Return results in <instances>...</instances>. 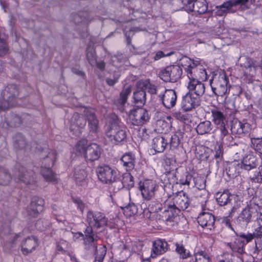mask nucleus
<instances>
[{"label": "nucleus", "instance_id": "nucleus-42", "mask_svg": "<svg viewBox=\"0 0 262 262\" xmlns=\"http://www.w3.org/2000/svg\"><path fill=\"white\" fill-rule=\"evenodd\" d=\"M134 99L135 104L138 106H142L145 103L146 100V93L145 90L141 88L134 93Z\"/></svg>", "mask_w": 262, "mask_h": 262}, {"label": "nucleus", "instance_id": "nucleus-1", "mask_svg": "<svg viewBox=\"0 0 262 262\" xmlns=\"http://www.w3.org/2000/svg\"><path fill=\"white\" fill-rule=\"evenodd\" d=\"M19 94V89L15 84H9L3 90L0 99V111L14 106Z\"/></svg>", "mask_w": 262, "mask_h": 262}, {"label": "nucleus", "instance_id": "nucleus-49", "mask_svg": "<svg viewBox=\"0 0 262 262\" xmlns=\"http://www.w3.org/2000/svg\"><path fill=\"white\" fill-rule=\"evenodd\" d=\"M8 51V45L4 37V35L0 32V56L5 55Z\"/></svg>", "mask_w": 262, "mask_h": 262}, {"label": "nucleus", "instance_id": "nucleus-13", "mask_svg": "<svg viewBox=\"0 0 262 262\" xmlns=\"http://www.w3.org/2000/svg\"><path fill=\"white\" fill-rule=\"evenodd\" d=\"M180 64L184 68V70L188 75H195L200 73L203 75H206V71L201 68V66L198 65L196 62L187 57H184L180 60Z\"/></svg>", "mask_w": 262, "mask_h": 262}, {"label": "nucleus", "instance_id": "nucleus-20", "mask_svg": "<svg viewBox=\"0 0 262 262\" xmlns=\"http://www.w3.org/2000/svg\"><path fill=\"white\" fill-rule=\"evenodd\" d=\"M44 201L39 198H34L27 208V212L30 216L36 217L44 208Z\"/></svg>", "mask_w": 262, "mask_h": 262}, {"label": "nucleus", "instance_id": "nucleus-53", "mask_svg": "<svg viewBox=\"0 0 262 262\" xmlns=\"http://www.w3.org/2000/svg\"><path fill=\"white\" fill-rule=\"evenodd\" d=\"M250 179L255 183L262 182V165L259 166L258 170L255 171L253 176L250 177Z\"/></svg>", "mask_w": 262, "mask_h": 262}, {"label": "nucleus", "instance_id": "nucleus-10", "mask_svg": "<svg viewBox=\"0 0 262 262\" xmlns=\"http://www.w3.org/2000/svg\"><path fill=\"white\" fill-rule=\"evenodd\" d=\"M200 73H198V74H196V75H188V78L189 81L188 83L187 88L190 91L189 92H193V94H194L195 96L196 95L200 98V96H202L205 92V86L203 83L199 81L197 78L199 77H200L201 78H203L205 77V79H207V74L203 75L201 74L200 75L199 74Z\"/></svg>", "mask_w": 262, "mask_h": 262}, {"label": "nucleus", "instance_id": "nucleus-5", "mask_svg": "<svg viewBox=\"0 0 262 262\" xmlns=\"http://www.w3.org/2000/svg\"><path fill=\"white\" fill-rule=\"evenodd\" d=\"M165 205L173 206L175 208L174 212L180 213L181 210H186L189 205V199L183 191L170 196L165 202Z\"/></svg>", "mask_w": 262, "mask_h": 262}, {"label": "nucleus", "instance_id": "nucleus-12", "mask_svg": "<svg viewBox=\"0 0 262 262\" xmlns=\"http://www.w3.org/2000/svg\"><path fill=\"white\" fill-rule=\"evenodd\" d=\"M129 121L135 125H141L147 122L149 116L147 110L143 108H138L132 110L129 115Z\"/></svg>", "mask_w": 262, "mask_h": 262}, {"label": "nucleus", "instance_id": "nucleus-32", "mask_svg": "<svg viewBox=\"0 0 262 262\" xmlns=\"http://www.w3.org/2000/svg\"><path fill=\"white\" fill-rule=\"evenodd\" d=\"M142 88L147 91L151 94H157L159 96V94L163 93L165 87L162 85L156 86L147 81L142 82L140 83Z\"/></svg>", "mask_w": 262, "mask_h": 262}, {"label": "nucleus", "instance_id": "nucleus-47", "mask_svg": "<svg viewBox=\"0 0 262 262\" xmlns=\"http://www.w3.org/2000/svg\"><path fill=\"white\" fill-rule=\"evenodd\" d=\"M131 93V88L130 86L124 87L120 93V97L117 100L118 103L121 105H123L127 99L128 96Z\"/></svg>", "mask_w": 262, "mask_h": 262}, {"label": "nucleus", "instance_id": "nucleus-18", "mask_svg": "<svg viewBox=\"0 0 262 262\" xmlns=\"http://www.w3.org/2000/svg\"><path fill=\"white\" fill-rule=\"evenodd\" d=\"M186 9L195 14H203L207 10V3L205 0H189L186 5Z\"/></svg>", "mask_w": 262, "mask_h": 262}, {"label": "nucleus", "instance_id": "nucleus-31", "mask_svg": "<svg viewBox=\"0 0 262 262\" xmlns=\"http://www.w3.org/2000/svg\"><path fill=\"white\" fill-rule=\"evenodd\" d=\"M212 214L209 212H203L198 217V222L202 227H206L207 229L211 230L213 227Z\"/></svg>", "mask_w": 262, "mask_h": 262}, {"label": "nucleus", "instance_id": "nucleus-48", "mask_svg": "<svg viewBox=\"0 0 262 262\" xmlns=\"http://www.w3.org/2000/svg\"><path fill=\"white\" fill-rule=\"evenodd\" d=\"M211 123L205 121L200 123L196 127V132L199 134L203 135L208 133L210 130Z\"/></svg>", "mask_w": 262, "mask_h": 262}, {"label": "nucleus", "instance_id": "nucleus-64", "mask_svg": "<svg viewBox=\"0 0 262 262\" xmlns=\"http://www.w3.org/2000/svg\"><path fill=\"white\" fill-rule=\"evenodd\" d=\"M67 254L70 257L72 262H78L75 255L72 252H67Z\"/></svg>", "mask_w": 262, "mask_h": 262}, {"label": "nucleus", "instance_id": "nucleus-33", "mask_svg": "<svg viewBox=\"0 0 262 262\" xmlns=\"http://www.w3.org/2000/svg\"><path fill=\"white\" fill-rule=\"evenodd\" d=\"M87 176L85 165L78 166L75 168L74 177L77 183L82 185V183L86 180Z\"/></svg>", "mask_w": 262, "mask_h": 262}, {"label": "nucleus", "instance_id": "nucleus-15", "mask_svg": "<svg viewBox=\"0 0 262 262\" xmlns=\"http://www.w3.org/2000/svg\"><path fill=\"white\" fill-rule=\"evenodd\" d=\"M160 101L162 104L168 109L173 107L176 103L177 96L175 91L173 90H168L165 88L163 93L159 94Z\"/></svg>", "mask_w": 262, "mask_h": 262}, {"label": "nucleus", "instance_id": "nucleus-28", "mask_svg": "<svg viewBox=\"0 0 262 262\" xmlns=\"http://www.w3.org/2000/svg\"><path fill=\"white\" fill-rule=\"evenodd\" d=\"M251 219L252 213L250 210V207L249 205H247L239 214L236 221L239 225L245 226L247 225L251 222Z\"/></svg>", "mask_w": 262, "mask_h": 262}, {"label": "nucleus", "instance_id": "nucleus-23", "mask_svg": "<svg viewBox=\"0 0 262 262\" xmlns=\"http://www.w3.org/2000/svg\"><path fill=\"white\" fill-rule=\"evenodd\" d=\"M248 0H230L224 3L220 6H216V8L219 9L216 12V14L222 16L224 13L227 12H230V10L232 7L237 5H244Z\"/></svg>", "mask_w": 262, "mask_h": 262}, {"label": "nucleus", "instance_id": "nucleus-17", "mask_svg": "<svg viewBox=\"0 0 262 262\" xmlns=\"http://www.w3.org/2000/svg\"><path fill=\"white\" fill-rule=\"evenodd\" d=\"M193 94V92H188L183 97L181 106L185 111H189L200 104V98Z\"/></svg>", "mask_w": 262, "mask_h": 262}, {"label": "nucleus", "instance_id": "nucleus-59", "mask_svg": "<svg viewBox=\"0 0 262 262\" xmlns=\"http://www.w3.org/2000/svg\"><path fill=\"white\" fill-rule=\"evenodd\" d=\"M74 202L77 205V208L81 211V212H83L86 206L80 200H75Z\"/></svg>", "mask_w": 262, "mask_h": 262}, {"label": "nucleus", "instance_id": "nucleus-24", "mask_svg": "<svg viewBox=\"0 0 262 262\" xmlns=\"http://www.w3.org/2000/svg\"><path fill=\"white\" fill-rule=\"evenodd\" d=\"M227 123L225 117L221 112L214 111V123L217 125L216 128L220 129L223 137H225L228 133L226 127Z\"/></svg>", "mask_w": 262, "mask_h": 262}, {"label": "nucleus", "instance_id": "nucleus-22", "mask_svg": "<svg viewBox=\"0 0 262 262\" xmlns=\"http://www.w3.org/2000/svg\"><path fill=\"white\" fill-rule=\"evenodd\" d=\"M256 221L258 227L255 229L254 235L255 238V251L258 253L262 250V213H257Z\"/></svg>", "mask_w": 262, "mask_h": 262}, {"label": "nucleus", "instance_id": "nucleus-14", "mask_svg": "<svg viewBox=\"0 0 262 262\" xmlns=\"http://www.w3.org/2000/svg\"><path fill=\"white\" fill-rule=\"evenodd\" d=\"M85 237L83 238L84 248L92 253H97V242L98 237L93 233V229L91 227H86L84 231Z\"/></svg>", "mask_w": 262, "mask_h": 262}, {"label": "nucleus", "instance_id": "nucleus-50", "mask_svg": "<svg viewBox=\"0 0 262 262\" xmlns=\"http://www.w3.org/2000/svg\"><path fill=\"white\" fill-rule=\"evenodd\" d=\"M176 252L180 255V257L183 259H186L190 256V252L187 251L182 244H176Z\"/></svg>", "mask_w": 262, "mask_h": 262}, {"label": "nucleus", "instance_id": "nucleus-51", "mask_svg": "<svg viewBox=\"0 0 262 262\" xmlns=\"http://www.w3.org/2000/svg\"><path fill=\"white\" fill-rule=\"evenodd\" d=\"M122 184L124 187L128 188H132L134 185L133 176L129 173H125L123 176Z\"/></svg>", "mask_w": 262, "mask_h": 262}, {"label": "nucleus", "instance_id": "nucleus-8", "mask_svg": "<svg viewBox=\"0 0 262 262\" xmlns=\"http://www.w3.org/2000/svg\"><path fill=\"white\" fill-rule=\"evenodd\" d=\"M14 176L17 181L23 182L26 184H31L34 182V171L32 170L28 171L25 167L20 163H17L15 165Z\"/></svg>", "mask_w": 262, "mask_h": 262}, {"label": "nucleus", "instance_id": "nucleus-41", "mask_svg": "<svg viewBox=\"0 0 262 262\" xmlns=\"http://www.w3.org/2000/svg\"><path fill=\"white\" fill-rule=\"evenodd\" d=\"M167 207V208L165 209L162 212V217L163 220L165 222H171L172 221L173 218L174 216H177L179 212H174L175 208L173 206H170L169 205H165Z\"/></svg>", "mask_w": 262, "mask_h": 262}, {"label": "nucleus", "instance_id": "nucleus-45", "mask_svg": "<svg viewBox=\"0 0 262 262\" xmlns=\"http://www.w3.org/2000/svg\"><path fill=\"white\" fill-rule=\"evenodd\" d=\"M183 136V134L180 130L176 131L175 134L171 137L170 141V147L173 148H177L179 145Z\"/></svg>", "mask_w": 262, "mask_h": 262}, {"label": "nucleus", "instance_id": "nucleus-27", "mask_svg": "<svg viewBox=\"0 0 262 262\" xmlns=\"http://www.w3.org/2000/svg\"><path fill=\"white\" fill-rule=\"evenodd\" d=\"M250 125L248 123H243L239 121H232L231 126V131L233 134L243 135L249 132Z\"/></svg>", "mask_w": 262, "mask_h": 262}, {"label": "nucleus", "instance_id": "nucleus-61", "mask_svg": "<svg viewBox=\"0 0 262 262\" xmlns=\"http://www.w3.org/2000/svg\"><path fill=\"white\" fill-rule=\"evenodd\" d=\"M171 54V53H168L167 55H165L162 51H159L156 53L154 58L155 60H158L161 58L162 57H165L166 56H169Z\"/></svg>", "mask_w": 262, "mask_h": 262}, {"label": "nucleus", "instance_id": "nucleus-44", "mask_svg": "<svg viewBox=\"0 0 262 262\" xmlns=\"http://www.w3.org/2000/svg\"><path fill=\"white\" fill-rule=\"evenodd\" d=\"M255 238V235H254V233L253 234L248 233L247 234H241L239 235V238L237 239V241L239 242H240V245L237 250V252L239 253H242L244 251L243 247L245 244L244 243V241H242V239L246 240V243H248L250 241H251L253 238Z\"/></svg>", "mask_w": 262, "mask_h": 262}, {"label": "nucleus", "instance_id": "nucleus-35", "mask_svg": "<svg viewBox=\"0 0 262 262\" xmlns=\"http://www.w3.org/2000/svg\"><path fill=\"white\" fill-rule=\"evenodd\" d=\"M258 164L257 158L252 155H248L244 158L242 162V168L250 170L255 168Z\"/></svg>", "mask_w": 262, "mask_h": 262}, {"label": "nucleus", "instance_id": "nucleus-29", "mask_svg": "<svg viewBox=\"0 0 262 262\" xmlns=\"http://www.w3.org/2000/svg\"><path fill=\"white\" fill-rule=\"evenodd\" d=\"M215 158L216 160V164L217 166V171L220 174L224 173V161L223 160V147L221 143H216L215 146Z\"/></svg>", "mask_w": 262, "mask_h": 262}, {"label": "nucleus", "instance_id": "nucleus-3", "mask_svg": "<svg viewBox=\"0 0 262 262\" xmlns=\"http://www.w3.org/2000/svg\"><path fill=\"white\" fill-rule=\"evenodd\" d=\"M106 136L112 143L118 144L126 139V129L119 125L117 120H115L106 130Z\"/></svg>", "mask_w": 262, "mask_h": 262}, {"label": "nucleus", "instance_id": "nucleus-57", "mask_svg": "<svg viewBox=\"0 0 262 262\" xmlns=\"http://www.w3.org/2000/svg\"><path fill=\"white\" fill-rule=\"evenodd\" d=\"M125 211L128 213V215L135 214L137 212L136 206L133 205H129L125 207Z\"/></svg>", "mask_w": 262, "mask_h": 262}, {"label": "nucleus", "instance_id": "nucleus-11", "mask_svg": "<svg viewBox=\"0 0 262 262\" xmlns=\"http://www.w3.org/2000/svg\"><path fill=\"white\" fill-rule=\"evenodd\" d=\"M158 188L159 185L155 181L147 180L140 183L139 189L144 200H152Z\"/></svg>", "mask_w": 262, "mask_h": 262}, {"label": "nucleus", "instance_id": "nucleus-26", "mask_svg": "<svg viewBox=\"0 0 262 262\" xmlns=\"http://www.w3.org/2000/svg\"><path fill=\"white\" fill-rule=\"evenodd\" d=\"M216 78H217V80H216V85L220 86L221 91V92L217 94L216 92L217 88H214V94L217 95L225 94L227 91L228 83L226 74L224 72L219 73L218 74L217 72L215 73L214 71V79Z\"/></svg>", "mask_w": 262, "mask_h": 262}, {"label": "nucleus", "instance_id": "nucleus-25", "mask_svg": "<svg viewBox=\"0 0 262 262\" xmlns=\"http://www.w3.org/2000/svg\"><path fill=\"white\" fill-rule=\"evenodd\" d=\"M83 113L86 118L90 130L91 132L96 133L98 128L99 121L94 110L85 108Z\"/></svg>", "mask_w": 262, "mask_h": 262}, {"label": "nucleus", "instance_id": "nucleus-36", "mask_svg": "<svg viewBox=\"0 0 262 262\" xmlns=\"http://www.w3.org/2000/svg\"><path fill=\"white\" fill-rule=\"evenodd\" d=\"M14 147L17 149H25L29 150L31 149L30 146L27 144L25 137L20 133L16 134L13 138Z\"/></svg>", "mask_w": 262, "mask_h": 262}, {"label": "nucleus", "instance_id": "nucleus-21", "mask_svg": "<svg viewBox=\"0 0 262 262\" xmlns=\"http://www.w3.org/2000/svg\"><path fill=\"white\" fill-rule=\"evenodd\" d=\"M168 250V244L165 240L158 239L152 244L150 257L156 258L158 255L164 254Z\"/></svg>", "mask_w": 262, "mask_h": 262}, {"label": "nucleus", "instance_id": "nucleus-56", "mask_svg": "<svg viewBox=\"0 0 262 262\" xmlns=\"http://www.w3.org/2000/svg\"><path fill=\"white\" fill-rule=\"evenodd\" d=\"M120 76V74L119 72H116L113 76V78H107L106 79V82L110 86H113L117 82Z\"/></svg>", "mask_w": 262, "mask_h": 262}, {"label": "nucleus", "instance_id": "nucleus-58", "mask_svg": "<svg viewBox=\"0 0 262 262\" xmlns=\"http://www.w3.org/2000/svg\"><path fill=\"white\" fill-rule=\"evenodd\" d=\"M173 116L176 118H177L178 120H179L182 121H183L186 119V116L179 111L176 112L173 114Z\"/></svg>", "mask_w": 262, "mask_h": 262}, {"label": "nucleus", "instance_id": "nucleus-9", "mask_svg": "<svg viewBox=\"0 0 262 262\" xmlns=\"http://www.w3.org/2000/svg\"><path fill=\"white\" fill-rule=\"evenodd\" d=\"M182 74V70L179 66L167 67L159 73L161 79L165 82H175L177 81Z\"/></svg>", "mask_w": 262, "mask_h": 262}, {"label": "nucleus", "instance_id": "nucleus-43", "mask_svg": "<svg viewBox=\"0 0 262 262\" xmlns=\"http://www.w3.org/2000/svg\"><path fill=\"white\" fill-rule=\"evenodd\" d=\"M12 180V176L9 171L4 167H0V185H7Z\"/></svg>", "mask_w": 262, "mask_h": 262}, {"label": "nucleus", "instance_id": "nucleus-2", "mask_svg": "<svg viewBox=\"0 0 262 262\" xmlns=\"http://www.w3.org/2000/svg\"><path fill=\"white\" fill-rule=\"evenodd\" d=\"M76 150L84 154L86 161L93 162L99 159L101 154L100 147L96 143L85 146V141H79L76 146Z\"/></svg>", "mask_w": 262, "mask_h": 262}, {"label": "nucleus", "instance_id": "nucleus-7", "mask_svg": "<svg viewBox=\"0 0 262 262\" xmlns=\"http://www.w3.org/2000/svg\"><path fill=\"white\" fill-rule=\"evenodd\" d=\"M96 171L99 180L104 183L111 184L117 181V171L108 165H100Z\"/></svg>", "mask_w": 262, "mask_h": 262}, {"label": "nucleus", "instance_id": "nucleus-34", "mask_svg": "<svg viewBox=\"0 0 262 262\" xmlns=\"http://www.w3.org/2000/svg\"><path fill=\"white\" fill-rule=\"evenodd\" d=\"M121 161L126 171H130L135 167L136 159L133 154L128 152L122 156Z\"/></svg>", "mask_w": 262, "mask_h": 262}, {"label": "nucleus", "instance_id": "nucleus-55", "mask_svg": "<svg viewBox=\"0 0 262 262\" xmlns=\"http://www.w3.org/2000/svg\"><path fill=\"white\" fill-rule=\"evenodd\" d=\"M195 262H210L208 256L203 251L199 252L195 255Z\"/></svg>", "mask_w": 262, "mask_h": 262}, {"label": "nucleus", "instance_id": "nucleus-40", "mask_svg": "<svg viewBox=\"0 0 262 262\" xmlns=\"http://www.w3.org/2000/svg\"><path fill=\"white\" fill-rule=\"evenodd\" d=\"M231 196V194L228 190H224L223 192H218L216 193L215 199L217 204L221 206H224L230 202Z\"/></svg>", "mask_w": 262, "mask_h": 262}, {"label": "nucleus", "instance_id": "nucleus-6", "mask_svg": "<svg viewBox=\"0 0 262 262\" xmlns=\"http://www.w3.org/2000/svg\"><path fill=\"white\" fill-rule=\"evenodd\" d=\"M86 222L89 225L88 227L98 229L107 225L108 219L101 212L90 210L86 213Z\"/></svg>", "mask_w": 262, "mask_h": 262}, {"label": "nucleus", "instance_id": "nucleus-60", "mask_svg": "<svg viewBox=\"0 0 262 262\" xmlns=\"http://www.w3.org/2000/svg\"><path fill=\"white\" fill-rule=\"evenodd\" d=\"M124 57L121 54H118L112 57V61L113 62H115V61L122 62L124 60Z\"/></svg>", "mask_w": 262, "mask_h": 262}, {"label": "nucleus", "instance_id": "nucleus-19", "mask_svg": "<svg viewBox=\"0 0 262 262\" xmlns=\"http://www.w3.org/2000/svg\"><path fill=\"white\" fill-rule=\"evenodd\" d=\"M37 237L31 236L27 237L21 243V251L24 255H27L34 251L38 246Z\"/></svg>", "mask_w": 262, "mask_h": 262}, {"label": "nucleus", "instance_id": "nucleus-4", "mask_svg": "<svg viewBox=\"0 0 262 262\" xmlns=\"http://www.w3.org/2000/svg\"><path fill=\"white\" fill-rule=\"evenodd\" d=\"M55 159L56 152L52 150L43 159L40 173L47 181L54 182L57 180L56 174L49 168L50 165H53Z\"/></svg>", "mask_w": 262, "mask_h": 262}, {"label": "nucleus", "instance_id": "nucleus-54", "mask_svg": "<svg viewBox=\"0 0 262 262\" xmlns=\"http://www.w3.org/2000/svg\"><path fill=\"white\" fill-rule=\"evenodd\" d=\"M86 58L90 64L93 65L96 61L95 52L93 49H88Z\"/></svg>", "mask_w": 262, "mask_h": 262}, {"label": "nucleus", "instance_id": "nucleus-52", "mask_svg": "<svg viewBox=\"0 0 262 262\" xmlns=\"http://www.w3.org/2000/svg\"><path fill=\"white\" fill-rule=\"evenodd\" d=\"M106 253V248L104 246L100 247L95 254V259L94 262H103L104 257Z\"/></svg>", "mask_w": 262, "mask_h": 262}, {"label": "nucleus", "instance_id": "nucleus-46", "mask_svg": "<svg viewBox=\"0 0 262 262\" xmlns=\"http://www.w3.org/2000/svg\"><path fill=\"white\" fill-rule=\"evenodd\" d=\"M251 141L253 148L262 155V137L251 138Z\"/></svg>", "mask_w": 262, "mask_h": 262}, {"label": "nucleus", "instance_id": "nucleus-62", "mask_svg": "<svg viewBox=\"0 0 262 262\" xmlns=\"http://www.w3.org/2000/svg\"><path fill=\"white\" fill-rule=\"evenodd\" d=\"M20 236V233L18 234H11L10 235V237L9 239V242L12 244H14L16 241L18 237Z\"/></svg>", "mask_w": 262, "mask_h": 262}, {"label": "nucleus", "instance_id": "nucleus-37", "mask_svg": "<svg viewBox=\"0 0 262 262\" xmlns=\"http://www.w3.org/2000/svg\"><path fill=\"white\" fill-rule=\"evenodd\" d=\"M167 144L165 138L161 136H158L152 140V148L156 152H163Z\"/></svg>", "mask_w": 262, "mask_h": 262}, {"label": "nucleus", "instance_id": "nucleus-16", "mask_svg": "<svg viewBox=\"0 0 262 262\" xmlns=\"http://www.w3.org/2000/svg\"><path fill=\"white\" fill-rule=\"evenodd\" d=\"M86 124V120L78 113H75L70 119V129L74 135L79 136Z\"/></svg>", "mask_w": 262, "mask_h": 262}, {"label": "nucleus", "instance_id": "nucleus-63", "mask_svg": "<svg viewBox=\"0 0 262 262\" xmlns=\"http://www.w3.org/2000/svg\"><path fill=\"white\" fill-rule=\"evenodd\" d=\"M71 70L73 73H74L77 75H79V76H80L82 77L84 76V73L82 71L78 69H77L76 68H72Z\"/></svg>", "mask_w": 262, "mask_h": 262}, {"label": "nucleus", "instance_id": "nucleus-38", "mask_svg": "<svg viewBox=\"0 0 262 262\" xmlns=\"http://www.w3.org/2000/svg\"><path fill=\"white\" fill-rule=\"evenodd\" d=\"M165 177L167 178L170 184H180L181 185H189V181L186 178L184 179H178L177 177V171L174 170L170 171L165 173Z\"/></svg>", "mask_w": 262, "mask_h": 262}, {"label": "nucleus", "instance_id": "nucleus-30", "mask_svg": "<svg viewBox=\"0 0 262 262\" xmlns=\"http://www.w3.org/2000/svg\"><path fill=\"white\" fill-rule=\"evenodd\" d=\"M22 123V120L20 117L15 114L7 115L5 117L3 124L4 127H15L19 126Z\"/></svg>", "mask_w": 262, "mask_h": 262}, {"label": "nucleus", "instance_id": "nucleus-39", "mask_svg": "<svg viewBox=\"0 0 262 262\" xmlns=\"http://www.w3.org/2000/svg\"><path fill=\"white\" fill-rule=\"evenodd\" d=\"M92 20L90 14L87 12H82L75 14L73 18L75 24H83L87 26Z\"/></svg>", "mask_w": 262, "mask_h": 262}]
</instances>
